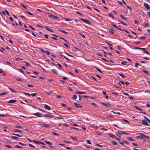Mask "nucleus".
I'll return each instance as SVG.
<instances>
[{"instance_id":"8","label":"nucleus","mask_w":150,"mask_h":150,"mask_svg":"<svg viewBox=\"0 0 150 150\" xmlns=\"http://www.w3.org/2000/svg\"><path fill=\"white\" fill-rule=\"evenodd\" d=\"M144 5L145 7L147 9L149 10L150 8V7L149 5L147 4L146 3H144Z\"/></svg>"},{"instance_id":"36","label":"nucleus","mask_w":150,"mask_h":150,"mask_svg":"<svg viewBox=\"0 0 150 150\" xmlns=\"http://www.w3.org/2000/svg\"><path fill=\"white\" fill-rule=\"evenodd\" d=\"M111 142L113 144L115 145H116L117 144V143L116 142L114 141H112Z\"/></svg>"},{"instance_id":"31","label":"nucleus","mask_w":150,"mask_h":150,"mask_svg":"<svg viewBox=\"0 0 150 150\" xmlns=\"http://www.w3.org/2000/svg\"><path fill=\"white\" fill-rule=\"evenodd\" d=\"M111 24L114 27L116 28H117V27L116 25L114 24L113 23H112Z\"/></svg>"},{"instance_id":"52","label":"nucleus","mask_w":150,"mask_h":150,"mask_svg":"<svg viewBox=\"0 0 150 150\" xmlns=\"http://www.w3.org/2000/svg\"><path fill=\"white\" fill-rule=\"evenodd\" d=\"M143 71L144 72L148 74H149V73H148V72L146 70H143Z\"/></svg>"},{"instance_id":"34","label":"nucleus","mask_w":150,"mask_h":150,"mask_svg":"<svg viewBox=\"0 0 150 150\" xmlns=\"http://www.w3.org/2000/svg\"><path fill=\"white\" fill-rule=\"evenodd\" d=\"M14 147L16 148H22V147L21 146H19L18 145H16L14 146Z\"/></svg>"},{"instance_id":"33","label":"nucleus","mask_w":150,"mask_h":150,"mask_svg":"<svg viewBox=\"0 0 150 150\" xmlns=\"http://www.w3.org/2000/svg\"><path fill=\"white\" fill-rule=\"evenodd\" d=\"M139 65V64L137 63H135V67H136V68H138V66Z\"/></svg>"},{"instance_id":"42","label":"nucleus","mask_w":150,"mask_h":150,"mask_svg":"<svg viewBox=\"0 0 150 150\" xmlns=\"http://www.w3.org/2000/svg\"><path fill=\"white\" fill-rule=\"evenodd\" d=\"M86 142L87 143H88V144H91V142L89 140H86Z\"/></svg>"},{"instance_id":"49","label":"nucleus","mask_w":150,"mask_h":150,"mask_svg":"<svg viewBox=\"0 0 150 150\" xmlns=\"http://www.w3.org/2000/svg\"><path fill=\"white\" fill-rule=\"evenodd\" d=\"M134 23L135 24H139V21H138L135 20Z\"/></svg>"},{"instance_id":"30","label":"nucleus","mask_w":150,"mask_h":150,"mask_svg":"<svg viewBox=\"0 0 150 150\" xmlns=\"http://www.w3.org/2000/svg\"><path fill=\"white\" fill-rule=\"evenodd\" d=\"M119 21L122 24V25H126V26H127V25L125 23H124V22H122V21Z\"/></svg>"},{"instance_id":"5","label":"nucleus","mask_w":150,"mask_h":150,"mask_svg":"<svg viewBox=\"0 0 150 150\" xmlns=\"http://www.w3.org/2000/svg\"><path fill=\"white\" fill-rule=\"evenodd\" d=\"M43 116L45 117H49L50 118H52L54 117V116L53 115L48 114L44 115Z\"/></svg>"},{"instance_id":"24","label":"nucleus","mask_w":150,"mask_h":150,"mask_svg":"<svg viewBox=\"0 0 150 150\" xmlns=\"http://www.w3.org/2000/svg\"><path fill=\"white\" fill-rule=\"evenodd\" d=\"M95 67V69H96V70H97V71H99L101 73H103V72L100 69L98 68L97 67Z\"/></svg>"},{"instance_id":"40","label":"nucleus","mask_w":150,"mask_h":150,"mask_svg":"<svg viewBox=\"0 0 150 150\" xmlns=\"http://www.w3.org/2000/svg\"><path fill=\"white\" fill-rule=\"evenodd\" d=\"M11 137V138L14 139H18V137H14V136H12Z\"/></svg>"},{"instance_id":"60","label":"nucleus","mask_w":150,"mask_h":150,"mask_svg":"<svg viewBox=\"0 0 150 150\" xmlns=\"http://www.w3.org/2000/svg\"><path fill=\"white\" fill-rule=\"evenodd\" d=\"M64 58L67 61H70V60L65 56H64Z\"/></svg>"},{"instance_id":"35","label":"nucleus","mask_w":150,"mask_h":150,"mask_svg":"<svg viewBox=\"0 0 150 150\" xmlns=\"http://www.w3.org/2000/svg\"><path fill=\"white\" fill-rule=\"evenodd\" d=\"M59 37V39H62V40H64V41L66 42L67 43V41L64 38H63L62 37Z\"/></svg>"},{"instance_id":"54","label":"nucleus","mask_w":150,"mask_h":150,"mask_svg":"<svg viewBox=\"0 0 150 150\" xmlns=\"http://www.w3.org/2000/svg\"><path fill=\"white\" fill-rule=\"evenodd\" d=\"M127 138H128V139H130V141H134V139H132L131 138L129 137Z\"/></svg>"},{"instance_id":"15","label":"nucleus","mask_w":150,"mask_h":150,"mask_svg":"<svg viewBox=\"0 0 150 150\" xmlns=\"http://www.w3.org/2000/svg\"><path fill=\"white\" fill-rule=\"evenodd\" d=\"M120 17L121 18H122L123 19L125 20L126 21H127V18H125L122 15L120 14Z\"/></svg>"},{"instance_id":"29","label":"nucleus","mask_w":150,"mask_h":150,"mask_svg":"<svg viewBox=\"0 0 150 150\" xmlns=\"http://www.w3.org/2000/svg\"><path fill=\"white\" fill-rule=\"evenodd\" d=\"M14 130L15 132H19L22 133V131H21L20 130L18 129H14Z\"/></svg>"},{"instance_id":"25","label":"nucleus","mask_w":150,"mask_h":150,"mask_svg":"<svg viewBox=\"0 0 150 150\" xmlns=\"http://www.w3.org/2000/svg\"><path fill=\"white\" fill-rule=\"evenodd\" d=\"M108 14V16H109L110 17H111L112 19H114V16H113V15L112 14H111V13H109Z\"/></svg>"},{"instance_id":"12","label":"nucleus","mask_w":150,"mask_h":150,"mask_svg":"<svg viewBox=\"0 0 150 150\" xmlns=\"http://www.w3.org/2000/svg\"><path fill=\"white\" fill-rule=\"evenodd\" d=\"M16 100H11L8 102V103H13L15 102Z\"/></svg>"},{"instance_id":"17","label":"nucleus","mask_w":150,"mask_h":150,"mask_svg":"<svg viewBox=\"0 0 150 150\" xmlns=\"http://www.w3.org/2000/svg\"><path fill=\"white\" fill-rule=\"evenodd\" d=\"M8 88L10 90L11 92H14V93H16V91H15V90L13 89L12 88H11L8 87Z\"/></svg>"},{"instance_id":"45","label":"nucleus","mask_w":150,"mask_h":150,"mask_svg":"<svg viewBox=\"0 0 150 150\" xmlns=\"http://www.w3.org/2000/svg\"><path fill=\"white\" fill-rule=\"evenodd\" d=\"M102 59L106 62H109V60H108L106 59H105L104 58H102Z\"/></svg>"},{"instance_id":"43","label":"nucleus","mask_w":150,"mask_h":150,"mask_svg":"<svg viewBox=\"0 0 150 150\" xmlns=\"http://www.w3.org/2000/svg\"><path fill=\"white\" fill-rule=\"evenodd\" d=\"M71 125L72 126H78V125L75 123H72Z\"/></svg>"},{"instance_id":"22","label":"nucleus","mask_w":150,"mask_h":150,"mask_svg":"<svg viewBox=\"0 0 150 150\" xmlns=\"http://www.w3.org/2000/svg\"><path fill=\"white\" fill-rule=\"evenodd\" d=\"M7 92H4L3 93H0V96H3V95H5L7 94Z\"/></svg>"},{"instance_id":"2","label":"nucleus","mask_w":150,"mask_h":150,"mask_svg":"<svg viewBox=\"0 0 150 150\" xmlns=\"http://www.w3.org/2000/svg\"><path fill=\"white\" fill-rule=\"evenodd\" d=\"M41 125L42 127L46 128H48L50 127V125L49 124H45V122L42 123L41 124Z\"/></svg>"},{"instance_id":"14","label":"nucleus","mask_w":150,"mask_h":150,"mask_svg":"<svg viewBox=\"0 0 150 150\" xmlns=\"http://www.w3.org/2000/svg\"><path fill=\"white\" fill-rule=\"evenodd\" d=\"M75 93L77 94H84L85 93V92H79L77 91L75 92Z\"/></svg>"},{"instance_id":"10","label":"nucleus","mask_w":150,"mask_h":150,"mask_svg":"<svg viewBox=\"0 0 150 150\" xmlns=\"http://www.w3.org/2000/svg\"><path fill=\"white\" fill-rule=\"evenodd\" d=\"M33 115L38 116L39 117H40L42 116V115L40 112H37L35 114H33Z\"/></svg>"},{"instance_id":"61","label":"nucleus","mask_w":150,"mask_h":150,"mask_svg":"<svg viewBox=\"0 0 150 150\" xmlns=\"http://www.w3.org/2000/svg\"><path fill=\"white\" fill-rule=\"evenodd\" d=\"M64 58L67 61H70V60L65 56H64Z\"/></svg>"},{"instance_id":"38","label":"nucleus","mask_w":150,"mask_h":150,"mask_svg":"<svg viewBox=\"0 0 150 150\" xmlns=\"http://www.w3.org/2000/svg\"><path fill=\"white\" fill-rule=\"evenodd\" d=\"M45 93H46V94H47L48 95H50V94H52V93L50 91V92H49L45 91Z\"/></svg>"},{"instance_id":"51","label":"nucleus","mask_w":150,"mask_h":150,"mask_svg":"<svg viewBox=\"0 0 150 150\" xmlns=\"http://www.w3.org/2000/svg\"><path fill=\"white\" fill-rule=\"evenodd\" d=\"M21 5L24 8H25L26 9H27V7L25 6L23 4H21Z\"/></svg>"},{"instance_id":"47","label":"nucleus","mask_w":150,"mask_h":150,"mask_svg":"<svg viewBox=\"0 0 150 150\" xmlns=\"http://www.w3.org/2000/svg\"><path fill=\"white\" fill-rule=\"evenodd\" d=\"M127 63V62L125 61H123L121 63L123 65H125V64Z\"/></svg>"},{"instance_id":"58","label":"nucleus","mask_w":150,"mask_h":150,"mask_svg":"<svg viewBox=\"0 0 150 150\" xmlns=\"http://www.w3.org/2000/svg\"><path fill=\"white\" fill-rule=\"evenodd\" d=\"M28 145H29V146L30 147H35V146H34L33 145H32L31 144H29Z\"/></svg>"},{"instance_id":"1","label":"nucleus","mask_w":150,"mask_h":150,"mask_svg":"<svg viewBox=\"0 0 150 150\" xmlns=\"http://www.w3.org/2000/svg\"><path fill=\"white\" fill-rule=\"evenodd\" d=\"M139 134L141 136V140H142V139H143L144 138L146 139H149V136H146L144 134H143L142 133H139Z\"/></svg>"},{"instance_id":"37","label":"nucleus","mask_w":150,"mask_h":150,"mask_svg":"<svg viewBox=\"0 0 150 150\" xmlns=\"http://www.w3.org/2000/svg\"><path fill=\"white\" fill-rule=\"evenodd\" d=\"M77 98V96L76 95H73V97H72V99H76Z\"/></svg>"},{"instance_id":"64","label":"nucleus","mask_w":150,"mask_h":150,"mask_svg":"<svg viewBox=\"0 0 150 150\" xmlns=\"http://www.w3.org/2000/svg\"><path fill=\"white\" fill-rule=\"evenodd\" d=\"M16 79L18 81H22V79L21 78H19V79Z\"/></svg>"},{"instance_id":"20","label":"nucleus","mask_w":150,"mask_h":150,"mask_svg":"<svg viewBox=\"0 0 150 150\" xmlns=\"http://www.w3.org/2000/svg\"><path fill=\"white\" fill-rule=\"evenodd\" d=\"M52 71H53L54 73L56 74H58V71L57 70L54 69L52 70Z\"/></svg>"},{"instance_id":"50","label":"nucleus","mask_w":150,"mask_h":150,"mask_svg":"<svg viewBox=\"0 0 150 150\" xmlns=\"http://www.w3.org/2000/svg\"><path fill=\"white\" fill-rule=\"evenodd\" d=\"M25 103H23V102L22 101H21V102L22 103H23V104H27V101L26 100H25Z\"/></svg>"},{"instance_id":"62","label":"nucleus","mask_w":150,"mask_h":150,"mask_svg":"<svg viewBox=\"0 0 150 150\" xmlns=\"http://www.w3.org/2000/svg\"><path fill=\"white\" fill-rule=\"evenodd\" d=\"M24 94H25V95H27L28 96H30V94L29 93H25V92H24Z\"/></svg>"},{"instance_id":"13","label":"nucleus","mask_w":150,"mask_h":150,"mask_svg":"<svg viewBox=\"0 0 150 150\" xmlns=\"http://www.w3.org/2000/svg\"><path fill=\"white\" fill-rule=\"evenodd\" d=\"M45 28H46V30H47L50 32H53V31L51 29L49 28L47 26H45Z\"/></svg>"},{"instance_id":"32","label":"nucleus","mask_w":150,"mask_h":150,"mask_svg":"<svg viewBox=\"0 0 150 150\" xmlns=\"http://www.w3.org/2000/svg\"><path fill=\"white\" fill-rule=\"evenodd\" d=\"M52 134H53L54 135H56V136H59V135L58 133H55V132H52Z\"/></svg>"},{"instance_id":"63","label":"nucleus","mask_w":150,"mask_h":150,"mask_svg":"<svg viewBox=\"0 0 150 150\" xmlns=\"http://www.w3.org/2000/svg\"><path fill=\"white\" fill-rule=\"evenodd\" d=\"M25 63L26 64V67H28V66L30 65V64L29 63H28V62H25Z\"/></svg>"},{"instance_id":"55","label":"nucleus","mask_w":150,"mask_h":150,"mask_svg":"<svg viewBox=\"0 0 150 150\" xmlns=\"http://www.w3.org/2000/svg\"><path fill=\"white\" fill-rule=\"evenodd\" d=\"M82 97H83V96H81L79 95V100H81Z\"/></svg>"},{"instance_id":"23","label":"nucleus","mask_w":150,"mask_h":150,"mask_svg":"<svg viewBox=\"0 0 150 150\" xmlns=\"http://www.w3.org/2000/svg\"><path fill=\"white\" fill-rule=\"evenodd\" d=\"M145 39V37L143 36V37H139L138 39L139 40H140L142 39Z\"/></svg>"},{"instance_id":"53","label":"nucleus","mask_w":150,"mask_h":150,"mask_svg":"<svg viewBox=\"0 0 150 150\" xmlns=\"http://www.w3.org/2000/svg\"><path fill=\"white\" fill-rule=\"evenodd\" d=\"M143 24L144 26H146L148 25V23H144Z\"/></svg>"},{"instance_id":"18","label":"nucleus","mask_w":150,"mask_h":150,"mask_svg":"<svg viewBox=\"0 0 150 150\" xmlns=\"http://www.w3.org/2000/svg\"><path fill=\"white\" fill-rule=\"evenodd\" d=\"M58 30L59 31H61V32H63V33H64L65 34H68V32H67L64 31V30H60V29H58Z\"/></svg>"},{"instance_id":"28","label":"nucleus","mask_w":150,"mask_h":150,"mask_svg":"<svg viewBox=\"0 0 150 150\" xmlns=\"http://www.w3.org/2000/svg\"><path fill=\"white\" fill-rule=\"evenodd\" d=\"M45 143H46V144H49L51 145L52 144V143H50V142L47 141H45Z\"/></svg>"},{"instance_id":"3","label":"nucleus","mask_w":150,"mask_h":150,"mask_svg":"<svg viewBox=\"0 0 150 150\" xmlns=\"http://www.w3.org/2000/svg\"><path fill=\"white\" fill-rule=\"evenodd\" d=\"M79 19L87 23H88L89 24H91L90 22L88 20H85L82 18H79Z\"/></svg>"},{"instance_id":"6","label":"nucleus","mask_w":150,"mask_h":150,"mask_svg":"<svg viewBox=\"0 0 150 150\" xmlns=\"http://www.w3.org/2000/svg\"><path fill=\"white\" fill-rule=\"evenodd\" d=\"M74 105L75 107L78 108H82V106L80 104L77 103H74Z\"/></svg>"},{"instance_id":"48","label":"nucleus","mask_w":150,"mask_h":150,"mask_svg":"<svg viewBox=\"0 0 150 150\" xmlns=\"http://www.w3.org/2000/svg\"><path fill=\"white\" fill-rule=\"evenodd\" d=\"M40 50H41V51L42 52H43V53H45V50H43V49H42V48H40Z\"/></svg>"},{"instance_id":"56","label":"nucleus","mask_w":150,"mask_h":150,"mask_svg":"<svg viewBox=\"0 0 150 150\" xmlns=\"http://www.w3.org/2000/svg\"><path fill=\"white\" fill-rule=\"evenodd\" d=\"M5 11L6 12V13L9 16V13L6 10H5Z\"/></svg>"},{"instance_id":"57","label":"nucleus","mask_w":150,"mask_h":150,"mask_svg":"<svg viewBox=\"0 0 150 150\" xmlns=\"http://www.w3.org/2000/svg\"><path fill=\"white\" fill-rule=\"evenodd\" d=\"M16 128H22V127L21 126H15Z\"/></svg>"},{"instance_id":"4","label":"nucleus","mask_w":150,"mask_h":150,"mask_svg":"<svg viewBox=\"0 0 150 150\" xmlns=\"http://www.w3.org/2000/svg\"><path fill=\"white\" fill-rule=\"evenodd\" d=\"M101 104H102L103 105H104L106 107H110L111 106V105L109 103H100Z\"/></svg>"},{"instance_id":"21","label":"nucleus","mask_w":150,"mask_h":150,"mask_svg":"<svg viewBox=\"0 0 150 150\" xmlns=\"http://www.w3.org/2000/svg\"><path fill=\"white\" fill-rule=\"evenodd\" d=\"M32 142H33L36 143L37 144H40V141H36V140H33L32 141Z\"/></svg>"},{"instance_id":"16","label":"nucleus","mask_w":150,"mask_h":150,"mask_svg":"<svg viewBox=\"0 0 150 150\" xmlns=\"http://www.w3.org/2000/svg\"><path fill=\"white\" fill-rule=\"evenodd\" d=\"M114 32V30L112 28H111L109 30V32L111 34H113Z\"/></svg>"},{"instance_id":"59","label":"nucleus","mask_w":150,"mask_h":150,"mask_svg":"<svg viewBox=\"0 0 150 150\" xmlns=\"http://www.w3.org/2000/svg\"><path fill=\"white\" fill-rule=\"evenodd\" d=\"M64 58L67 61H70V60L65 56H64Z\"/></svg>"},{"instance_id":"44","label":"nucleus","mask_w":150,"mask_h":150,"mask_svg":"<svg viewBox=\"0 0 150 150\" xmlns=\"http://www.w3.org/2000/svg\"><path fill=\"white\" fill-rule=\"evenodd\" d=\"M26 12L29 15H33V13H31L29 11H26Z\"/></svg>"},{"instance_id":"9","label":"nucleus","mask_w":150,"mask_h":150,"mask_svg":"<svg viewBox=\"0 0 150 150\" xmlns=\"http://www.w3.org/2000/svg\"><path fill=\"white\" fill-rule=\"evenodd\" d=\"M43 105H44V108L46 109H47L48 110H51V108L48 105L46 104H43Z\"/></svg>"},{"instance_id":"19","label":"nucleus","mask_w":150,"mask_h":150,"mask_svg":"<svg viewBox=\"0 0 150 150\" xmlns=\"http://www.w3.org/2000/svg\"><path fill=\"white\" fill-rule=\"evenodd\" d=\"M109 136L111 137L112 138H115L116 137L115 135H113L111 134H109Z\"/></svg>"},{"instance_id":"46","label":"nucleus","mask_w":150,"mask_h":150,"mask_svg":"<svg viewBox=\"0 0 150 150\" xmlns=\"http://www.w3.org/2000/svg\"><path fill=\"white\" fill-rule=\"evenodd\" d=\"M119 74L121 76H122V77H126V76H124L123 75H122V74Z\"/></svg>"},{"instance_id":"7","label":"nucleus","mask_w":150,"mask_h":150,"mask_svg":"<svg viewBox=\"0 0 150 150\" xmlns=\"http://www.w3.org/2000/svg\"><path fill=\"white\" fill-rule=\"evenodd\" d=\"M48 16L49 17H51L52 18H53L55 19H57L59 18L58 17L55 16L54 15L52 14L48 15Z\"/></svg>"},{"instance_id":"26","label":"nucleus","mask_w":150,"mask_h":150,"mask_svg":"<svg viewBox=\"0 0 150 150\" xmlns=\"http://www.w3.org/2000/svg\"><path fill=\"white\" fill-rule=\"evenodd\" d=\"M70 137L74 140H77V139L76 137L71 136Z\"/></svg>"},{"instance_id":"11","label":"nucleus","mask_w":150,"mask_h":150,"mask_svg":"<svg viewBox=\"0 0 150 150\" xmlns=\"http://www.w3.org/2000/svg\"><path fill=\"white\" fill-rule=\"evenodd\" d=\"M142 123L144 125H148V124L146 121L144 120H143L142 121Z\"/></svg>"},{"instance_id":"27","label":"nucleus","mask_w":150,"mask_h":150,"mask_svg":"<svg viewBox=\"0 0 150 150\" xmlns=\"http://www.w3.org/2000/svg\"><path fill=\"white\" fill-rule=\"evenodd\" d=\"M91 127L94 129H97L98 128V127L97 126L94 125H91Z\"/></svg>"},{"instance_id":"41","label":"nucleus","mask_w":150,"mask_h":150,"mask_svg":"<svg viewBox=\"0 0 150 150\" xmlns=\"http://www.w3.org/2000/svg\"><path fill=\"white\" fill-rule=\"evenodd\" d=\"M37 94V93H34L31 94V95L33 96H36Z\"/></svg>"},{"instance_id":"39","label":"nucleus","mask_w":150,"mask_h":150,"mask_svg":"<svg viewBox=\"0 0 150 150\" xmlns=\"http://www.w3.org/2000/svg\"><path fill=\"white\" fill-rule=\"evenodd\" d=\"M111 112H113V113H114V114H117V115H120V113L119 112H117V113L115 112H114V111H112Z\"/></svg>"}]
</instances>
